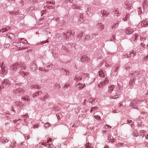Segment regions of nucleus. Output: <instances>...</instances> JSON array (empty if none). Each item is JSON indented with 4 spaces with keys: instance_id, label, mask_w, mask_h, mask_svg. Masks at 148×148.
Instances as JSON below:
<instances>
[{
    "instance_id": "obj_43",
    "label": "nucleus",
    "mask_w": 148,
    "mask_h": 148,
    "mask_svg": "<svg viewBox=\"0 0 148 148\" xmlns=\"http://www.w3.org/2000/svg\"><path fill=\"white\" fill-rule=\"evenodd\" d=\"M10 46V45L9 44H6L4 45V47L5 48H7L9 47Z\"/></svg>"
},
{
    "instance_id": "obj_51",
    "label": "nucleus",
    "mask_w": 148,
    "mask_h": 148,
    "mask_svg": "<svg viewBox=\"0 0 148 148\" xmlns=\"http://www.w3.org/2000/svg\"><path fill=\"white\" fill-rule=\"evenodd\" d=\"M48 96H49V95H48V94H47V93H46L44 96V98H46L47 99L48 97Z\"/></svg>"
},
{
    "instance_id": "obj_19",
    "label": "nucleus",
    "mask_w": 148,
    "mask_h": 148,
    "mask_svg": "<svg viewBox=\"0 0 148 148\" xmlns=\"http://www.w3.org/2000/svg\"><path fill=\"white\" fill-rule=\"evenodd\" d=\"M113 137L111 135L109 134L108 137V140L112 142H114L115 140L114 139H113Z\"/></svg>"
},
{
    "instance_id": "obj_14",
    "label": "nucleus",
    "mask_w": 148,
    "mask_h": 148,
    "mask_svg": "<svg viewBox=\"0 0 148 148\" xmlns=\"http://www.w3.org/2000/svg\"><path fill=\"white\" fill-rule=\"evenodd\" d=\"M10 29V27L7 26L5 28H2L0 30V33H3L9 30Z\"/></svg>"
},
{
    "instance_id": "obj_30",
    "label": "nucleus",
    "mask_w": 148,
    "mask_h": 148,
    "mask_svg": "<svg viewBox=\"0 0 148 148\" xmlns=\"http://www.w3.org/2000/svg\"><path fill=\"white\" fill-rule=\"evenodd\" d=\"M54 87H55V88L59 89L60 87V84L57 83H56L55 84Z\"/></svg>"
},
{
    "instance_id": "obj_3",
    "label": "nucleus",
    "mask_w": 148,
    "mask_h": 148,
    "mask_svg": "<svg viewBox=\"0 0 148 148\" xmlns=\"http://www.w3.org/2000/svg\"><path fill=\"white\" fill-rule=\"evenodd\" d=\"M145 71L144 70H142L140 71H135L133 73H130V75H131V76H138L139 75H141L142 73H144Z\"/></svg>"
},
{
    "instance_id": "obj_21",
    "label": "nucleus",
    "mask_w": 148,
    "mask_h": 148,
    "mask_svg": "<svg viewBox=\"0 0 148 148\" xmlns=\"http://www.w3.org/2000/svg\"><path fill=\"white\" fill-rule=\"evenodd\" d=\"M61 72L62 73H64L65 72V75H68L69 74V71L68 70L65 69H62V71H61Z\"/></svg>"
},
{
    "instance_id": "obj_37",
    "label": "nucleus",
    "mask_w": 148,
    "mask_h": 148,
    "mask_svg": "<svg viewBox=\"0 0 148 148\" xmlns=\"http://www.w3.org/2000/svg\"><path fill=\"white\" fill-rule=\"evenodd\" d=\"M38 96V91L34 93L33 95V97H37V96Z\"/></svg>"
},
{
    "instance_id": "obj_46",
    "label": "nucleus",
    "mask_w": 148,
    "mask_h": 148,
    "mask_svg": "<svg viewBox=\"0 0 148 148\" xmlns=\"http://www.w3.org/2000/svg\"><path fill=\"white\" fill-rule=\"evenodd\" d=\"M143 40V41L145 40V41H146L147 42H148V41L147 40H146V38H143V37L140 38V40Z\"/></svg>"
},
{
    "instance_id": "obj_6",
    "label": "nucleus",
    "mask_w": 148,
    "mask_h": 148,
    "mask_svg": "<svg viewBox=\"0 0 148 148\" xmlns=\"http://www.w3.org/2000/svg\"><path fill=\"white\" fill-rule=\"evenodd\" d=\"M137 101V100L136 99L133 100L130 104V106H132L134 109H136L138 105L137 103L136 102Z\"/></svg>"
},
{
    "instance_id": "obj_47",
    "label": "nucleus",
    "mask_w": 148,
    "mask_h": 148,
    "mask_svg": "<svg viewBox=\"0 0 148 148\" xmlns=\"http://www.w3.org/2000/svg\"><path fill=\"white\" fill-rule=\"evenodd\" d=\"M147 0H145L142 4V5L144 7V5L147 4Z\"/></svg>"
},
{
    "instance_id": "obj_9",
    "label": "nucleus",
    "mask_w": 148,
    "mask_h": 148,
    "mask_svg": "<svg viewBox=\"0 0 148 148\" xmlns=\"http://www.w3.org/2000/svg\"><path fill=\"white\" fill-rule=\"evenodd\" d=\"M89 60V57L86 56H83L81 58V60L83 62H88Z\"/></svg>"
},
{
    "instance_id": "obj_57",
    "label": "nucleus",
    "mask_w": 148,
    "mask_h": 148,
    "mask_svg": "<svg viewBox=\"0 0 148 148\" xmlns=\"http://www.w3.org/2000/svg\"><path fill=\"white\" fill-rule=\"evenodd\" d=\"M116 14H117V15L118 16V14H119V12L116 9L114 11Z\"/></svg>"
},
{
    "instance_id": "obj_12",
    "label": "nucleus",
    "mask_w": 148,
    "mask_h": 148,
    "mask_svg": "<svg viewBox=\"0 0 148 148\" xmlns=\"http://www.w3.org/2000/svg\"><path fill=\"white\" fill-rule=\"evenodd\" d=\"M63 36H65V37H70L71 36H73V34L72 33L71 31H69L66 33L65 34L64 33H63Z\"/></svg>"
},
{
    "instance_id": "obj_7",
    "label": "nucleus",
    "mask_w": 148,
    "mask_h": 148,
    "mask_svg": "<svg viewBox=\"0 0 148 148\" xmlns=\"http://www.w3.org/2000/svg\"><path fill=\"white\" fill-rule=\"evenodd\" d=\"M10 84V81L8 79H5L2 82V85L3 88L7 86H8Z\"/></svg>"
},
{
    "instance_id": "obj_29",
    "label": "nucleus",
    "mask_w": 148,
    "mask_h": 148,
    "mask_svg": "<svg viewBox=\"0 0 148 148\" xmlns=\"http://www.w3.org/2000/svg\"><path fill=\"white\" fill-rule=\"evenodd\" d=\"M92 147L91 145H90L88 143H87L85 145V148H92Z\"/></svg>"
},
{
    "instance_id": "obj_5",
    "label": "nucleus",
    "mask_w": 148,
    "mask_h": 148,
    "mask_svg": "<svg viewBox=\"0 0 148 148\" xmlns=\"http://www.w3.org/2000/svg\"><path fill=\"white\" fill-rule=\"evenodd\" d=\"M1 69V71H0V75L2 77H4L7 73V70L5 69L4 68H3L2 66H0Z\"/></svg>"
},
{
    "instance_id": "obj_26",
    "label": "nucleus",
    "mask_w": 148,
    "mask_h": 148,
    "mask_svg": "<svg viewBox=\"0 0 148 148\" xmlns=\"http://www.w3.org/2000/svg\"><path fill=\"white\" fill-rule=\"evenodd\" d=\"M145 133H146V132H145L144 130H141L139 134L141 136H142V137H143L145 135Z\"/></svg>"
},
{
    "instance_id": "obj_39",
    "label": "nucleus",
    "mask_w": 148,
    "mask_h": 148,
    "mask_svg": "<svg viewBox=\"0 0 148 148\" xmlns=\"http://www.w3.org/2000/svg\"><path fill=\"white\" fill-rule=\"evenodd\" d=\"M50 125V124L49 123H47L45 124V127L46 128L49 127Z\"/></svg>"
},
{
    "instance_id": "obj_18",
    "label": "nucleus",
    "mask_w": 148,
    "mask_h": 148,
    "mask_svg": "<svg viewBox=\"0 0 148 148\" xmlns=\"http://www.w3.org/2000/svg\"><path fill=\"white\" fill-rule=\"evenodd\" d=\"M21 99H24L25 102H28L30 100V97L28 96H26L24 97H23Z\"/></svg>"
},
{
    "instance_id": "obj_45",
    "label": "nucleus",
    "mask_w": 148,
    "mask_h": 148,
    "mask_svg": "<svg viewBox=\"0 0 148 148\" xmlns=\"http://www.w3.org/2000/svg\"><path fill=\"white\" fill-rule=\"evenodd\" d=\"M116 27H117V26H116V25L114 23V24L112 26V29H113Z\"/></svg>"
},
{
    "instance_id": "obj_27",
    "label": "nucleus",
    "mask_w": 148,
    "mask_h": 148,
    "mask_svg": "<svg viewBox=\"0 0 148 148\" xmlns=\"http://www.w3.org/2000/svg\"><path fill=\"white\" fill-rule=\"evenodd\" d=\"M136 80V79H132V80H131L129 82L130 85H134L135 84V81Z\"/></svg>"
},
{
    "instance_id": "obj_63",
    "label": "nucleus",
    "mask_w": 148,
    "mask_h": 148,
    "mask_svg": "<svg viewBox=\"0 0 148 148\" xmlns=\"http://www.w3.org/2000/svg\"><path fill=\"white\" fill-rule=\"evenodd\" d=\"M56 36L57 37H59L60 36H61L59 34L57 33L56 34Z\"/></svg>"
},
{
    "instance_id": "obj_4",
    "label": "nucleus",
    "mask_w": 148,
    "mask_h": 148,
    "mask_svg": "<svg viewBox=\"0 0 148 148\" xmlns=\"http://www.w3.org/2000/svg\"><path fill=\"white\" fill-rule=\"evenodd\" d=\"M108 83V79L106 78L105 79L103 82H100V83L98 85V86L99 88H102L106 84Z\"/></svg>"
},
{
    "instance_id": "obj_35",
    "label": "nucleus",
    "mask_w": 148,
    "mask_h": 148,
    "mask_svg": "<svg viewBox=\"0 0 148 148\" xmlns=\"http://www.w3.org/2000/svg\"><path fill=\"white\" fill-rule=\"evenodd\" d=\"M132 135L135 137H137L138 136V134L136 132H134Z\"/></svg>"
},
{
    "instance_id": "obj_48",
    "label": "nucleus",
    "mask_w": 148,
    "mask_h": 148,
    "mask_svg": "<svg viewBox=\"0 0 148 148\" xmlns=\"http://www.w3.org/2000/svg\"><path fill=\"white\" fill-rule=\"evenodd\" d=\"M38 96L42 95V92L40 91H38Z\"/></svg>"
},
{
    "instance_id": "obj_13",
    "label": "nucleus",
    "mask_w": 148,
    "mask_h": 148,
    "mask_svg": "<svg viewBox=\"0 0 148 148\" xmlns=\"http://www.w3.org/2000/svg\"><path fill=\"white\" fill-rule=\"evenodd\" d=\"M134 51H132L131 53L130 52L129 54L128 53H127V57L128 58H131V57H134L136 55V53H134Z\"/></svg>"
},
{
    "instance_id": "obj_54",
    "label": "nucleus",
    "mask_w": 148,
    "mask_h": 148,
    "mask_svg": "<svg viewBox=\"0 0 148 148\" xmlns=\"http://www.w3.org/2000/svg\"><path fill=\"white\" fill-rule=\"evenodd\" d=\"M53 66L52 64H51L49 65H48L47 66V68H49L50 67H51Z\"/></svg>"
},
{
    "instance_id": "obj_36",
    "label": "nucleus",
    "mask_w": 148,
    "mask_h": 148,
    "mask_svg": "<svg viewBox=\"0 0 148 148\" xmlns=\"http://www.w3.org/2000/svg\"><path fill=\"white\" fill-rule=\"evenodd\" d=\"M16 104L18 106H23V104L22 103L20 102H17L16 103Z\"/></svg>"
},
{
    "instance_id": "obj_62",
    "label": "nucleus",
    "mask_w": 148,
    "mask_h": 148,
    "mask_svg": "<svg viewBox=\"0 0 148 148\" xmlns=\"http://www.w3.org/2000/svg\"><path fill=\"white\" fill-rule=\"evenodd\" d=\"M39 70L40 71H44V69L43 68H41L40 67L39 68Z\"/></svg>"
},
{
    "instance_id": "obj_20",
    "label": "nucleus",
    "mask_w": 148,
    "mask_h": 148,
    "mask_svg": "<svg viewBox=\"0 0 148 148\" xmlns=\"http://www.w3.org/2000/svg\"><path fill=\"white\" fill-rule=\"evenodd\" d=\"M19 41H20L19 43H27V40L25 39L24 38H23L22 39H19Z\"/></svg>"
},
{
    "instance_id": "obj_23",
    "label": "nucleus",
    "mask_w": 148,
    "mask_h": 148,
    "mask_svg": "<svg viewBox=\"0 0 148 148\" xmlns=\"http://www.w3.org/2000/svg\"><path fill=\"white\" fill-rule=\"evenodd\" d=\"M134 32L133 31L132 29H128L126 31V33L127 34H132Z\"/></svg>"
},
{
    "instance_id": "obj_34",
    "label": "nucleus",
    "mask_w": 148,
    "mask_h": 148,
    "mask_svg": "<svg viewBox=\"0 0 148 148\" xmlns=\"http://www.w3.org/2000/svg\"><path fill=\"white\" fill-rule=\"evenodd\" d=\"M119 95H116L114 96H111L110 97L112 99H115L116 98L118 97Z\"/></svg>"
},
{
    "instance_id": "obj_11",
    "label": "nucleus",
    "mask_w": 148,
    "mask_h": 148,
    "mask_svg": "<svg viewBox=\"0 0 148 148\" xmlns=\"http://www.w3.org/2000/svg\"><path fill=\"white\" fill-rule=\"evenodd\" d=\"M38 66L36 64L34 63H32L31 64V69L32 71H34L37 69Z\"/></svg>"
},
{
    "instance_id": "obj_55",
    "label": "nucleus",
    "mask_w": 148,
    "mask_h": 148,
    "mask_svg": "<svg viewBox=\"0 0 148 148\" xmlns=\"http://www.w3.org/2000/svg\"><path fill=\"white\" fill-rule=\"evenodd\" d=\"M97 107H92V110H93V111H95V110H97Z\"/></svg>"
},
{
    "instance_id": "obj_31",
    "label": "nucleus",
    "mask_w": 148,
    "mask_h": 148,
    "mask_svg": "<svg viewBox=\"0 0 148 148\" xmlns=\"http://www.w3.org/2000/svg\"><path fill=\"white\" fill-rule=\"evenodd\" d=\"M129 15V13H127L126 14V15L125 16V18H123V19L124 21H126L127 20V19L128 18V16Z\"/></svg>"
},
{
    "instance_id": "obj_25",
    "label": "nucleus",
    "mask_w": 148,
    "mask_h": 148,
    "mask_svg": "<svg viewBox=\"0 0 148 148\" xmlns=\"http://www.w3.org/2000/svg\"><path fill=\"white\" fill-rule=\"evenodd\" d=\"M4 35H5V36H3V37H5L6 36L7 37H10L11 36L12 37H13L14 36V35L12 34H4Z\"/></svg>"
},
{
    "instance_id": "obj_61",
    "label": "nucleus",
    "mask_w": 148,
    "mask_h": 148,
    "mask_svg": "<svg viewBox=\"0 0 148 148\" xmlns=\"http://www.w3.org/2000/svg\"><path fill=\"white\" fill-rule=\"evenodd\" d=\"M73 8L74 9L75 8H77L76 7V6L75 4H73L72 5Z\"/></svg>"
},
{
    "instance_id": "obj_10",
    "label": "nucleus",
    "mask_w": 148,
    "mask_h": 148,
    "mask_svg": "<svg viewBox=\"0 0 148 148\" xmlns=\"http://www.w3.org/2000/svg\"><path fill=\"white\" fill-rule=\"evenodd\" d=\"M125 5L126 6L128 10H130L132 7V5L130 4L128 1H126L125 3Z\"/></svg>"
},
{
    "instance_id": "obj_60",
    "label": "nucleus",
    "mask_w": 148,
    "mask_h": 148,
    "mask_svg": "<svg viewBox=\"0 0 148 148\" xmlns=\"http://www.w3.org/2000/svg\"><path fill=\"white\" fill-rule=\"evenodd\" d=\"M21 120V119H19L18 120H15L13 121L14 122V123H16L17 122V121H18V120Z\"/></svg>"
},
{
    "instance_id": "obj_49",
    "label": "nucleus",
    "mask_w": 148,
    "mask_h": 148,
    "mask_svg": "<svg viewBox=\"0 0 148 148\" xmlns=\"http://www.w3.org/2000/svg\"><path fill=\"white\" fill-rule=\"evenodd\" d=\"M120 22V21H119V20H117L115 22V24L116 25H117V27L118 26V24Z\"/></svg>"
},
{
    "instance_id": "obj_40",
    "label": "nucleus",
    "mask_w": 148,
    "mask_h": 148,
    "mask_svg": "<svg viewBox=\"0 0 148 148\" xmlns=\"http://www.w3.org/2000/svg\"><path fill=\"white\" fill-rule=\"evenodd\" d=\"M141 47L142 49H144V48H145V44H144L143 43V42L141 43Z\"/></svg>"
},
{
    "instance_id": "obj_50",
    "label": "nucleus",
    "mask_w": 148,
    "mask_h": 148,
    "mask_svg": "<svg viewBox=\"0 0 148 148\" xmlns=\"http://www.w3.org/2000/svg\"><path fill=\"white\" fill-rule=\"evenodd\" d=\"M83 33H82L80 34H79L78 35V37H82L83 36Z\"/></svg>"
},
{
    "instance_id": "obj_28",
    "label": "nucleus",
    "mask_w": 148,
    "mask_h": 148,
    "mask_svg": "<svg viewBox=\"0 0 148 148\" xmlns=\"http://www.w3.org/2000/svg\"><path fill=\"white\" fill-rule=\"evenodd\" d=\"M99 75L100 77H102L103 76V73L102 70H100L99 72Z\"/></svg>"
},
{
    "instance_id": "obj_32",
    "label": "nucleus",
    "mask_w": 148,
    "mask_h": 148,
    "mask_svg": "<svg viewBox=\"0 0 148 148\" xmlns=\"http://www.w3.org/2000/svg\"><path fill=\"white\" fill-rule=\"evenodd\" d=\"M1 141L3 143H6L8 141V140L5 138H4Z\"/></svg>"
},
{
    "instance_id": "obj_33",
    "label": "nucleus",
    "mask_w": 148,
    "mask_h": 148,
    "mask_svg": "<svg viewBox=\"0 0 148 148\" xmlns=\"http://www.w3.org/2000/svg\"><path fill=\"white\" fill-rule=\"evenodd\" d=\"M83 17V14H80L79 16V20H80V21H82L84 19Z\"/></svg>"
},
{
    "instance_id": "obj_16",
    "label": "nucleus",
    "mask_w": 148,
    "mask_h": 148,
    "mask_svg": "<svg viewBox=\"0 0 148 148\" xmlns=\"http://www.w3.org/2000/svg\"><path fill=\"white\" fill-rule=\"evenodd\" d=\"M97 25L98 27V28H99L101 31L102 30L104 27V25H102L101 23H98Z\"/></svg>"
},
{
    "instance_id": "obj_38",
    "label": "nucleus",
    "mask_w": 148,
    "mask_h": 148,
    "mask_svg": "<svg viewBox=\"0 0 148 148\" xmlns=\"http://www.w3.org/2000/svg\"><path fill=\"white\" fill-rule=\"evenodd\" d=\"M46 7H47L48 8H49V9H53V8H54V7L53 6L51 5L50 6V5H47V6H46Z\"/></svg>"
},
{
    "instance_id": "obj_56",
    "label": "nucleus",
    "mask_w": 148,
    "mask_h": 148,
    "mask_svg": "<svg viewBox=\"0 0 148 148\" xmlns=\"http://www.w3.org/2000/svg\"><path fill=\"white\" fill-rule=\"evenodd\" d=\"M48 42V41L47 40L46 41H42L41 42V44H44L46 42Z\"/></svg>"
},
{
    "instance_id": "obj_42",
    "label": "nucleus",
    "mask_w": 148,
    "mask_h": 148,
    "mask_svg": "<svg viewBox=\"0 0 148 148\" xmlns=\"http://www.w3.org/2000/svg\"><path fill=\"white\" fill-rule=\"evenodd\" d=\"M36 86H35L34 85H32L31 86L30 88L32 89L33 88H34L35 89H36Z\"/></svg>"
},
{
    "instance_id": "obj_15",
    "label": "nucleus",
    "mask_w": 148,
    "mask_h": 148,
    "mask_svg": "<svg viewBox=\"0 0 148 148\" xmlns=\"http://www.w3.org/2000/svg\"><path fill=\"white\" fill-rule=\"evenodd\" d=\"M115 86L114 85H112L108 87V91L109 93L112 92L113 90L114 89Z\"/></svg>"
},
{
    "instance_id": "obj_41",
    "label": "nucleus",
    "mask_w": 148,
    "mask_h": 148,
    "mask_svg": "<svg viewBox=\"0 0 148 148\" xmlns=\"http://www.w3.org/2000/svg\"><path fill=\"white\" fill-rule=\"evenodd\" d=\"M94 117H95V118L97 119V120H99V119H100V116L98 115H95L94 116Z\"/></svg>"
},
{
    "instance_id": "obj_58",
    "label": "nucleus",
    "mask_w": 148,
    "mask_h": 148,
    "mask_svg": "<svg viewBox=\"0 0 148 148\" xmlns=\"http://www.w3.org/2000/svg\"><path fill=\"white\" fill-rule=\"evenodd\" d=\"M38 126L37 125H33V128L35 129V128H38Z\"/></svg>"
},
{
    "instance_id": "obj_1",
    "label": "nucleus",
    "mask_w": 148,
    "mask_h": 148,
    "mask_svg": "<svg viewBox=\"0 0 148 148\" xmlns=\"http://www.w3.org/2000/svg\"><path fill=\"white\" fill-rule=\"evenodd\" d=\"M17 69H21L19 71V74L23 76H27L29 74L28 73H25L24 71L25 70L26 67L24 65L20 64L19 63L17 62L14 64L10 68V73L12 74L14 73V71L16 70Z\"/></svg>"
},
{
    "instance_id": "obj_53",
    "label": "nucleus",
    "mask_w": 148,
    "mask_h": 148,
    "mask_svg": "<svg viewBox=\"0 0 148 148\" xmlns=\"http://www.w3.org/2000/svg\"><path fill=\"white\" fill-rule=\"evenodd\" d=\"M52 140V139L51 138H49V139L47 140V143H49V142H51Z\"/></svg>"
},
{
    "instance_id": "obj_59",
    "label": "nucleus",
    "mask_w": 148,
    "mask_h": 148,
    "mask_svg": "<svg viewBox=\"0 0 148 148\" xmlns=\"http://www.w3.org/2000/svg\"><path fill=\"white\" fill-rule=\"evenodd\" d=\"M105 66L106 67H111V66L109 64H106Z\"/></svg>"
},
{
    "instance_id": "obj_64",
    "label": "nucleus",
    "mask_w": 148,
    "mask_h": 148,
    "mask_svg": "<svg viewBox=\"0 0 148 148\" xmlns=\"http://www.w3.org/2000/svg\"><path fill=\"white\" fill-rule=\"evenodd\" d=\"M22 116H23V117H25V118H27L28 117V115L27 114H25V115H23Z\"/></svg>"
},
{
    "instance_id": "obj_44",
    "label": "nucleus",
    "mask_w": 148,
    "mask_h": 148,
    "mask_svg": "<svg viewBox=\"0 0 148 148\" xmlns=\"http://www.w3.org/2000/svg\"><path fill=\"white\" fill-rule=\"evenodd\" d=\"M69 86V84H66L64 87L65 88H67Z\"/></svg>"
},
{
    "instance_id": "obj_17",
    "label": "nucleus",
    "mask_w": 148,
    "mask_h": 148,
    "mask_svg": "<svg viewBox=\"0 0 148 148\" xmlns=\"http://www.w3.org/2000/svg\"><path fill=\"white\" fill-rule=\"evenodd\" d=\"M82 77H81L80 76H75V78L74 79V80H76V81H77V82H79V81L82 80Z\"/></svg>"
},
{
    "instance_id": "obj_8",
    "label": "nucleus",
    "mask_w": 148,
    "mask_h": 148,
    "mask_svg": "<svg viewBox=\"0 0 148 148\" xmlns=\"http://www.w3.org/2000/svg\"><path fill=\"white\" fill-rule=\"evenodd\" d=\"M25 92V90L21 88H18L14 90V92L15 94L20 93L21 94H23Z\"/></svg>"
},
{
    "instance_id": "obj_2",
    "label": "nucleus",
    "mask_w": 148,
    "mask_h": 148,
    "mask_svg": "<svg viewBox=\"0 0 148 148\" xmlns=\"http://www.w3.org/2000/svg\"><path fill=\"white\" fill-rule=\"evenodd\" d=\"M82 77L83 78H85L84 81L87 84H90L94 81L95 79V78L94 77H89L88 74H84Z\"/></svg>"
},
{
    "instance_id": "obj_22",
    "label": "nucleus",
    "mask_w": 148,
    "mask_h": 148,
    "mask_svg": "<svg viewBox=\"0 0 148 148\" xmlns=\"http://www.w3.org/2000/svg\"><path fill=\"white\" fill-rule=\"evenodd\" d=\"M101 13L103 16H107L109 14V13L107 12L105 10H103V12H101Z\"/></svg>"
},
{
    "instance_id": "obj_52",
    "label": "nucleus",
    "mask_w": 148,
    "mask_h": 148,
    "mask_svg": "<svg viewBox=\"0 0 148 148\" xmlns=\"http://www.w3.org/2000/svg\"><path fill=\"white\" fill-rule=\"evenodd\" d=\"M137 38H132L131 40V41H135L137 39Z\"/></svg>"
},
{
    "instance_id": "obj_24",
    "label": "nucleus",
    "mask_w": 148,
    "mask_h": 148,
    "mask_svg": "<svg viewBox=\"0 0 148 148\" xmlns=\"http://www.w3.org/2000/svg\"><path fill=\"white\" fill-rule=\"evenodd\" d=\"M41 144L44 145L45 146L48 147H51V146L52 145V144H46V143H42Z\"/></svg>"
}]
</instances>
